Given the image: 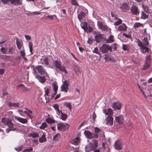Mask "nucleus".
<instances>
[{"instance_id":"46","label":"nucleus","mask_w":152,"mask_h":152,"mask_svg":"<svg viewBox=\"0 0 152 152\" xmlns=\"http://www.w3.org/2000/svg\"><path fill=\"white\" fill-rule=\"evenodd\" d=\"M122 48L124 50H129V48L128 45H123Z\"/></svg>"},{"instance_id":"42","label":"nucleus","mask_w":152,"mask_h":152,"mask_svg":"<svg viewBox=\"0 0 152 152\" xmlns=\"http://www.w3.org/2000/svg\"><path fill=\"white\" fill-rule=\"evenodd\" d=\"M23 113H25L28 116L29 115H31V113H32V111L31 110H29L28 109H26V110L23 111Z\"/></svg>"},{"instance_id":"4","label":"nucleus","mask_w":152,"mask_h":152,"mask_svg":"<svg viewBox=\"0 0 152 152\" xmlns=\"http://www.w3.org/2000/svg\"><path fill=\"white\" fill-rule=\"evenodd\" d=\"M69 126V125L66 123L64 124L61 123L58 124L57 125L58 129L62 130L63 131L68 129Z\"/></svg>"},{"instance_id":"13","label":"nucleus","mask_w":152,"mask_h":152,"mask_svg":"<svg viewBox=\"0 0 152 152\" xmlns=\"http://www.w3.org/2000/svg\"><path fill=\"white\" fill-rule=\"evenodd\" d=\"M120 8L124 12H127L129 9V8L127 5V4L125 3L122 4L121 5Z\"/></svg>"},{"instance_id":"40","label":"nucleus","mask_w":152,"mask_h":152,"mask_svg":"<svg viewBox=\"0 0 152 152\" xmlns=\"http://www.w3.org/2000/svg\"><path fill=\"white\" fill-rule=\"evenodd\" d=\"M93 144L92 145L95 149L98 146V142L96 140H93Z\"/></svg>"},{"instance_id":"39","label":"nucleus","mask_w":152,"mask_h":152,"mask_svg":"<svg viewBox=\"0 0 152 152\" xmlns=\"http://www.w3.org/2000/svg\"><path fill=\"white\" fill-rule=\"evenodd\" d=\"M33 45L32 43V42H29V47L30 49V51L31 53V54H32V46Z\"/></svg>"},{"instance_id":"61","label":"nucleus","mask_w":152,"mask_h":152,"mask_svg":"<svg viewBox=\"0 0 152 152\" xmlns=\"http://www.w3.org/2000/svg\"><path fill=\"white\" fill-rule=\"evenodd\" d=\"M3 96H4L5 95H8V93L7 92V91L5 90H3L2 92Z\"/></svg>"},{"instance_id":"3","label":"nucleus","mask_w":152,"mask_h":152,"mask_svg":"<svg viewBox=\"0 0 152 152\" xmlns=\"http://www.w3.org/2000/svg\"><path fill=\"white\" fill-rule=\"evenodd\" d=\"M55 64L56 68L58 69L61 72H64L66 73H68L67 71L65 69V67L64 66H62L60 62L58 61L57 60L55 61Z\"/></svg>"},{"instance_id":"20","label":"nucleus","mask_w":152,"mask_h":152,"mask_svg":"<svg viewBox=\"0 0 152 152\" xmlns=\"http://www.w3.org/2000/svg\"><path fill=\"white\" fill-rule=\"evenodd\" d=\"M46 121L48 124H52L56 123L55 120L53 119H52L50 117H48L45 120Z\"/></svg>"},{"instance_id":"1","label":"nucleus","mask_w":152,"mask_h":152,"mask_svg":"<svg viewBox=\"0 0 152 152\" xmlns=\"http://www.w3.org/2000/svg\"><path fill=\"white\" fill-rule=\"evenodd\" d=\"M1 122L5 125H7L10 128H14V124L12 122V120L9 118H3Z\"/></svg>"},{"instance_id":"30","label":"nucleus","mask_w":152,"mask_h":152,"mask_svg":"<svg viewBox=\"0 0 152 152\" xmlns=\"http://www.w3.org/2000/svg\"><path fill=\"white\" fill-rule=\"evenodd\" d=\"M61 114V118L63 121H65L67 117V115L66 114H64L61 110L60 111Z\"/></svg>"},{"instance_id":"12","label":"nucleus","mask_w":152,"mask_h":152,"mask_svg":"<svg viewBox=\"0 0 152 152\" xmlns=\"http://www.w3.org/2000/svg\"><path fill=\"white\" fill-rule=\"evenodd\" d=\"M113 118L112 116H108L106 118V123L107 125H112L113 124Z\"/></svg>"},{"instance_id":"37","label":"nucleus","mask_w":152,"mask_h":152,"mask_svg":"<svg viewBox=\"0 0 152 152\" xmlns=\"http://www.w3.org/2000/svg\"><path fill=\"white\" fill-rule=\"evenodd\" d=\"M94 132H95V133L94 134H96L98 135L99 136L98 134V133H99L102 132L101 130L98 128L97 127H96L94 128Z\"/></svg>"},{"instance_id":"63","label":"nucleus","mask_w":152,"mask_h":152,"mask_svg":"<svg viewBox=\"0 0 152 152\" xmlns=\"http://www.w3.org/2000/svg\"><path fill=\"white\" fill-rule=\"evenodd\" d=\"M1 1L4 4H7L8 2H10V0H1Z\"/></svg>"},{"instance_id":"21","label":"nucleus","mask_w":152,"mask_h":152,"mask_svg":"<svg viewBox=\"0 0 152 152\" xmlns=\"http://www.w3.org/2000/svg\"><path fill=\"white\" fill-rule=\"evenodd\" d=\"M71 143L72 144L75 145H77L80 143V140L79 138L78 137L75 138L74 140H72Z\"/></svg>"},{"instance_id":"27","label":"nucleus","mask_w":152,"mask_h":152,"mask_svg":"<svg viewBox=\"0 0 152 152\" xmlns=\"http://www.w3.org/2000/svg\"><path fill=\"white\" fill-rule=\"evenodd\" d=\"M113 36L112 35H110L108 38L106 39L105 40L106 42L107 43H110L114 41L113 39Z\"/></svg>"},{"instance_id":"54","label":"nucleus","mask_w":152,"mask_h":152,"mask_svg":"<svg viewBox=\"0 0 152 152\" xmlns=\"http://www.w3.org/2000/svg\"><path fill=\"white\" fill-rule=\"evenodd\" d=\"M43 61L44 62L45 64L46 65H48V64L49 62L48 61V57H45L43 60Z\"/></svg>"},{"instance_id":"6","label":"nucleus","mask_w":152,"mask_h":152,"mask_svg":"<svg viewBox=\"0 0 152 152\" xmlns=\"http://www.w3.org/2000/svg\"><path fill=\"white\" fill-rule=\"evenodd\" d=\"M36 69L38 72L42 75H45V76H48L47 73L45 72L43 67L41 65H38L36 66Z\"/></svg>"},{"instance_id":"19","label":"nucleus","mask_w":152,"mask_h":152,"mask_svg":"<svg viewBox=\"0 0 152 152\" xmlns=\"http://www.w3.org/2000/svg\"><path fill=\"white\" fill-rule=\"evenodd\" d=\"M115 119L116 122L121 124L122 123L124 119L122 116L119 115L118 117H115Z\"/></svg>"},{"instance_id":"53","label":"nucleus","mask_w":152,"mask_h":152,"mask_svg":"<svg viewBox=\"0 0 152 152\" xmlns=\"http://www.w3.org/2000/svg\"><path fill=\"white\" fill-rule=\"evenodd\" d=\"M33 148H30L28 149H26L23 151V152H30L32 151Z\"/></svg>"},{"instance_id":"45","label":"nucleus","mask_w":152,"mask_h":152,"mask_svg":"<svg viewBox=\"0 0 152 152\" xmlns=\"http://www.w3.org/2000/svg\"><path fill=\"white\" fill-rule=\"evenodd\" d=\"M23 148V146H18L17 147L15 148V149L17 151L19 152L21 151Z\"/></svg>"},{"instance_id":"32","label":"nucleus","mask_w":152,"mask_h":152,"mask_svg":"<svg viewBox=\"0 0 152 152\" xmlns=\"http://www.w3.org/2000/svg\"><path fill=\"white\" fill-rule=\"evenodd\" d=\"M148 15L146 14L144 12H142L141 15V18L143 19H145L148 18Z\"/></svg>"},{"instance_id":"59","label":"nucleus","mask_w":152,"mask_h":152,"mask_svg":"<svg viewBox=\"0 0 152 152\" xmlns=\"http://www.w3.org/2000/svg\"><path fill=\"white\" fill-rule=\"evenodd\" d=\"M143 8L144 11L146 13H148V7L147 6H145V7H143Z\"/></svg>"},{"instance_id":"24","label":"nucleus","mask_w":152,"mask_h":152,"mask_svg":"<svg viewBox=\"0 0 152 152\" xmlns=\"http://www.w3.org/2000/svg\"><path fill=\"white\" fill-rule=\"evenodd\" d=\"M46 135L43 134L42 136L39 139V141L40 143L45 142L47 141L46 138L45 137Z\"/></svg>"},{"instance_id":"7","label":"nucleus","mask_w":152,"mask_h":152,"mask_svg":"<svg viewBox=\"0 0 152 152\" xmlns=\"http://www.w3.org/2000/svg\"><path fill=\"white\" fill-rule=\"evenodd\" d=\"M131 11L132 14L134 15H138L140 13L139 10L137 7L135 5H133L132 6L131 8Z\"/></svg>"},{"instance_id":"55","label":"nucleus","mask_w":152,"mask_h":152,"mask_svg":"<svg viewBox=\"0 0 152 152\" xmlns=\"http://www.w3.org/2000/svg\"><path fill=\"white\" fill-rule=\"evenodd\" d=\"M20 56L22 57L25 56L26 54L24 49H23V50H21L20 51Z\"/></svg>"},{"instance_id":"56","label":"nucleus","mask_w":152,"mask_h":152,"mask_svg":"<svg viewBox=\"0 0 152 152\" xmlns=\"http://www.w3.org/2000/svg\"><path fill=\"white\" fill-rule=\"evenodd\" d=\"M60 134L58 133L55 135V136L53 137V139L54 140H57L60 137Z\"/></svg>"},{"instance_id":"11","label":"nucleus","mask_w":152,"mask_h":152,"mask_svg":"<svg viewBox=\"0 0 152 152\" xmlns=\"http://www.w3.org/2000/svg\"><path fill=\"white\" fill-rule=\"evenodd\" d=\"M103 110L104 113L109 116H111L113 113V110L111 108L104 109Z\"/></svg>"},{"instance_id":"58","label":"nucleus","mask_w":152,"mask_h":152,"mask_svg":"<svg viewBox=\"0 0 152 152\" xmlns=\"http://www.w3.org/2000/svg\"><path fill=\"white\" fill-rule=\"evenodd\" d=\"M87 31H85L86 32H90L92 31L93 30V29L92 28H91V27L89 26L88 27H87Z\"/></svg>"},{"instance_id":"17","label":"nucleus","mask_w":152,"mask_h":152,"mask_svg":"<svg viewBox=\"0 0 152 152\" xmlns=\"http://www.w3.org/2000/svg\"><path fill=\"white\" fill-rule=\"evenodd\" d=\"M94 149V148L92 145H87L85 147V150L86 152L92 151Z\"/></svg>"},{"instance_id":"35","label":"nucleus","mask_w":152,"mask_h":152,"mask_svg":"<svg viewBox=\"0 0 152 152\" xmlns=\"http://www.w3.org/2000/svg\"><path fill=\"white\" fill-rule=\"evenodd\" d=\"M22 87L23 88H22V90L25 91H30V89L25 87L23 85V84H20L18 85V87Z\"/></svg>"},{"instance_id":"44","label":"nucleus","mask_w":152,"mask_h":152,"mask_svg":"<svg viewBox=\"0 0 152 152\" xmlns=\"http://www.w3.org/2000/svg\"><path fill=\"white\" fill-rule=\"evenodd\" d=\"M151 59L150 56H147L146 57V62L150 64Z\"/></svg>"},{"instance_id":"15","label":"nucleus","mask_w":152,"mask_h":152,"mask_svg":"<svg viewBox=\"0 0 152 152\" xmlns=\"http://www.w3.org/2000/svg\"><path fill=\"white\" fill-rule=\"evenodd\" d=\"M113 107L115 110H120L121 107V104L119 102H115L113 103Z\"/></svg>"},{"instance_id":"38","label":"nucleus","mask_w":152,"mask_h":152,"mask_svg":"<svg viewBox=\"0 0 152 152\" xmlns=\"http://www.w3.org/2000/svg\"><path fill=\"white\" fill-rule=\"evenodd\" d=\"M142 24H141L139 23H135V24H134L133 27L135 28H138L140 26H142Z\"/></svg>"},{"instance_id":"22","label":"nucleus","mask_w":152,"mask_h":152,"mask_svg":"<svg viewBox=\"0 0 152 152\" xmlns=\"http://www.w3.org/2000/svg\"><path fill=\"white\" fill-rule=\"evenodd\" d=\"M52 87L53 91H54V95H55L57 93L58 89V86L56 83H53L52 85Z\"/></svg>"},{"instance_id":"29","label":"nucleus","mask_w":152,"mask_h":152,"mask_svg":"<svg viewBox=\"0 0 152 152\" xmlns=\"http://www.w3.org/2000/svg\"><path fill=\"white\" fill-rule=\"evenodd\" d=\"M16 44L18 48V49H21L22 46V42L19 41L18 39V38L16 39Z\"/></svg>"},{"instance_id":"36","label":"nucleus","mask_w":152,"mask_h":152,"mask_svg":"<svg viewBox=\"0 0 152 152\" xmlns=\"http://www.w3.org/2000/svg\"><path fill=\"white\" fill-rule=\"evenodd\" d=\"M142 43L143 44L145 45H148L149 43L147 40V37H144L142 40Z\"/></svg>"},{"instance_id":"48","label":"nucleus","mask_w":152,"mask_h":152,"mask_svg":"<svg viewBox=\"0 0 152 152\" xmlns=\"http://www.w3.org/2000/svg\"><path fill=\"white\" fill-rule=\"evenodd\" d=\"M93 52L100 55V53L97 47H96L94 48V50L93 51Z\"/></svg>"},{"instance_id":"34","label":"nucleus","mask_w":152,"mask_h":152,"mask_svg":"<svg viewBox=\"0 0 152 152\" xmlns=\"http://www.w3.org/2000/svg\"><path fill=\"white\" fill-rule=\"evenodd\" d=\"M141 49H142L141 50V52L143 53H144L148 51L149 50L148 48L144 45L141 48Z\"/></svg>"},{"instance_id":"10","label":"nucleus","mask_w":152,"mask_h":152,"mask_svg":"<svg viewBox=\"0 0 152 152\" xmlns=\"http://www.w3.org/2000/svg\"><path fill=\"white\" fill-rule=\"evenodd\" d=\"M103 35L102 34H98L95 36V41L97 42H100V41L104 39Z\"/></svg>"},{"instance_id":"52","label":"nucleus","mask_w":152,"mask_h":152,"mask_svg":"<svg viewBox=\"0 0 152 152\" xmlns=\"http://www.w3.org/2000/svg\"><path fill=\"white\" fill-rule=\"evenodd\" d=\"M104 58L105 60L107 61H110L112 60L111 58L109 57L108 54L105 55V57H104Z\"/></svg>"},{"instance_id":"49","label":"nucleus","mask_w":152,"mask_h":152,"mask_svg":"<svg viewBox=\"0 0 152 152\" xmlns=\"http://www.w3.org/2000/svg\"><path fill=\"white\" fill-rule=\"evenodd\" d=\"M137 43L138 45L141 48L142 47H143V46H144L143 43L139 40H138Z\"/></svg>"},{"instance_id":"25","label":"nucleus","mask_w":152,"mask_h":152,"mask_svg":"<svg viewBox=\"0 0 152 152\" xmlns=\"http://www.w3.org/2000/svg\"><path fill=\"white\" fill-rule=\"evenodd\" d=\"M88 23L86 22H85L84 23H81L80 25L81 26V28L84 30L85 31H87V27Z\"/></svg>"},{"instance_id":"41","label":"nucleus","mask_w":152,"mask_h":152,"mask_svg":"<svg viewBox=\"0 0 152 152\" xmlns=\"http://www.w3.org/2000/svg\"><path fill=\"white\" fill-rule=\"evenodd\" d=\"M38 134L36 133H32L30 134H29V136H30L33 138L37 137H38Z\"/></svg>"},{"instance_id":"62","label":"nucleus","mask_w":152,"mask_h":152,"mask_svg":"<svg viewBox=\"0 0 152 152\" xmlns=\"http://www.w3.org/2000/svg\"><path fill=\"white\" fill-rule=\"evenodd\" d=\"M96 115L95 113V112H94L93 114L92 115V119L94 121H95L96 120Z\"/></svg>"},{"instance_id":"5","label":"nucleus","mask_w":152,"mask_h":152,"mask_svg":"<svg viewBox=\"0 0 152 152\" xmlns=\"http://www.w3.org/2000/svg\"><path fill=\"white\" fill-rule=\"evenodd\" d=\"M84 133L87 137L90 139L94 137L97 138L99 137V136L97 134L92 133L89 131L85 130L84 131Z\"/></svg>"},{"instance_id":"14","label":"nucleus","mask_w":152,"mask_h":152,"mask_svg":"<svg viewBox=\"0 0 152 152\" xmlns=\"http://www.w3.org/2000/svg\"><path fill=\"white\" fill-rule=\"evenodd\" d=\"M15 118L22 124H26L28 122L27 119L26 118L18 117L16 116L15 117Z\"/></svg>"},{"instance_id":"50","label":"nucleus","mask_w":152,"mask_h":152,"mask_svg":"<svg viewBox=\"0 0 152 152\" xmlns=\"http://www.w3.org/2000/svg\"><path fill=\"white\" fill-rule=\"evenodd\" d=\"M16 129L15 128H7L6 129V132L7 133H9V132L11 131H15V130Z\"/></svg>"},{"instance_id":"16","label":"nucleus","mask_w":152,"mask_h":152,"mask_svg":"<svg viewBox=\"0 0 152 152\" xmlns=\"http://www.w3.org/2000/svg\"><path fill=\"white\" fill-rule=\"evenodd\" d=\"M11 4L15 5H19L22 4V2L20 0H10Z\"/></svg>"},{"instance_id":"28","label":"nucleus","mask_w":152,"mask_h":152,"mask_svg":"<svg viewBox=\"0 0 152 152\" xmlns=\"http://www.w3.org/2000/svg\"><path fill=\"white\" fill-rule=\"evenodd\" d=\"M36 77L41 83H44L46 81L45 77Z\"/></svg>"},{"instance_id":"2","label":"nucleus","mask_w":152,"mask_h":152,"mask_svg":"<svg viewBox=\"0 0 152 152\" xmlns=\"http://www.w3.org/2000/svg\"><path fill=\"white\" fill-rule=\"evenodd\" d=\"M112 47L109 45L104 44L103 45L99 48L100 51L104 53H107L108 50L110 52L112 51Z\"/></svg>"},{"instance_id":"64","label":"nucleus","mask_w":152,"mask_h":152,"mask_svg":"<svg viewBox=\"0 0 152 152\" xmlns=\"http://www.w3.org/2000/svg\"><path fill=\"white\" fill-rule=\"evenodd\" d=\"M1 50L3 54L6 53V51L5 50V48H4L3 47L1 48Z\"/></svg>"},{"instance_id":"60","label":"nucleus","mask_w":152,"mask_h":152,"mask_svg":"<svg viewBox=\"0 0 152 152\" xmlns=\"http://www.w3.org/2000/svg\"><path fill=\"white\" fill-rule=\"evenodd\" d=\"M53 107L55 109V110L59 108L58 105L57 104H55L53 105Z\"/></svg>"},{"instance_id":"18","label":"nucleus","mask_w":152,"mask_h":152,"mask_svg":"<svg viewBox=\"0 0 152 152\" xmlns=\"http://www.w3.org/2000/svg\"><path fill=\"white\" fill-rule=\"evenodd\" d=\"M118 29L120 31H124L126 30V26L124 24H123L118 27Z\"/></svg>"},{"instance_id":"26","label":"nucleus","mask_w":152,"mask_h":152,"mask_svg":"<svg viewBox=\"0 0 152 152\" xmlns=\"http://www.w3.org/2000/svg\"><path fill=\"white\" fill-rule=\"evenodd\" d=\"M86 16V14L83 12H81L79 15H78V18L80 21L83 18H84Z\"/></svg>"},{"instance_id":"51","label":"nucleus","mask_w":152,"mask_h":152,"mask_svg":"<svg viewBox=\"0 0 152 152\" xmlns=\"http://www.w3.org/2000/svg\"><path fill=\"white\" fill-rule=\"evenodd\" d=\"M71 2L72 4L74 5L78 6V4L77 2V0H72Z\"/></svg>"},{"instance_id":"47","label":"nucleus","mask_w":152,"mask_h":152,"mask_svg":"<svg viewBox=\"0 0 152 152\" xmlns=\"http://www.w3.org/2000/svg\"><path fill=\"white\" fill-rule=\"evenodd\" d=\"M122 21L121 19H119L118 21L115 22L114 23V25L115 26H118L120 24H121L122 23Z\"/></svg>"},{"instance_id":"31","label":"nucleus","mask_w":152,"mask_h":152,"mask_svg":"<svg viewBox=\"0 0 152 152\" xmlns=\"http://www.w3.org/2000/svg\"><path fill=\"white\" fill-rule=\"evenodd\" d=\"M64 105L66 107H68L71 111L72 109V106L71 103L64 102Z\"/></svg>"},{"instance_id":"8","label":"nucleus","mask_w":152,"mask_h":152,"mask_svg":"<svg viewBox=\"0 0 152 152\" xmlns=\"http://www.w3.org/2000/svg\"><path fill=\"white\" fill-rule=\"evenodd\" d=\"M123 142L120 140L116 141L114 144V147L115 149L118 150H121L122 148Z\"/></svg>"},{"instance_id":"23","label":"nucleus","mask_w":152,"mask_h":152,"mask_svg":"<svg viewBox=\"0 0 152 152\" xmlns=\"http://www.w3.org/2000/svg\"><path fill=\"white\" fill-rule=\"evenodd\" d=\"M8 104L10 107H18L19 106V103L18 102L12 103L10 102L8 103Z\"/></svg>"},{"instance_id":"43","label":"nucleus","mask_w":152,"mask_h":152,"mask_svg":"<svg viewBox=\"0 0 152 152\" xmlns=\"http://www.w3.org/2000/svg\"><path fill=\"white\" fill-rule=\"evenodd\" d=\"M150 64L145 62L143 68L142 69V70H145L147 69L149 66L150 65Z\"/></svg>"},{"instance_id":"9","label":"nucleus","mask_w":152,"mask_h":152,"mask_svg":"<svg viewBox=\"0 0 152 152\" xmlns=\"http://www.w3.org/2000/svg\"><path fill=\"white\" fill-rule=\"evenodd\" d=\"M68 82L66 80L64 81L61 86V90L65 92H67L69 89Z\"/></svg>"},{"instance_id":"57","label":"nucleus","mask_w":152,"mask_h":152,"mask_svg":"<svg viewBox=\"0 0 152 152\" xmlns=\"http://www.w3.org/2000/svg\"><path fill=\"white\" fill-rule=\"evenodd\" d=\"M98 26L101 29H103V27H105V26H103L102 24L100 22L98 23Z\"/></svg>"},{"instance_id":"33","label":"nucleus","mask_w":152,"mask_h":152,"mask_svg":"<svg viewBox=\"0 0 152 152\" xmlns=\"http://www.w3.org/2000/svg\"><path fill=\"white\" fill-rule=\"evenodd\" d=\"M48 126V125L47 124L46 122H44L42 123L41 125L39 127V128L42 129H44Z\"/></svg>"}]
</instances>
